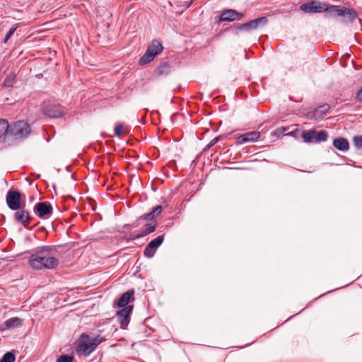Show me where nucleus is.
<instances>
[{
    "label": "nucleus",
    "instance_id": "obj_1",
    "mask_svg": "<svg viewBox=\"0 0 362 362\" xmlns=\"http://www.w3.org/2000/svg\"><path fill=\"white\" fill-rule=\"evenodd\" d=\"M29 264L34 269H54L59 264V252L55 246H45L31 255Z\"/></svg>",
    "mask_w": 362,
    "mask_h": 362
},
{
    "label": "nucleus",
    "instance_id": "obj_2",
    "mask_svg": "<svg viewBox=\"0 0 362 362\" xmlns=\"http://www.w3.org/2000/svg\"><path fill=\"white\" fill-rule=\"evenodd\" d=\"M102 341V338L100 337L90 339L88 334L83 333L77 341L76 352L79 356L86 357L97 348Z\"/></svg>",
    "mask_w": 362,
    "mask_h": 362
},
{
    "label": "nucleus",
    "instance_id": "obj_3",
    "mask_svg": "<svg viewBox=\"0 0 362 362\" xmlns=\"http://www.w3.org/2000/svg\"><path fill=\"white\" fill-rule=\"evenodd\" d=\"M31 132V128L27 122L23 120L17 121L9 124L7 135L15 139H21L27 137Z\"/></svg>",
    "mask_w": 362,
    "mask_h": 362
},
{
    "label": "nucleus",
    "instance_id": "obj_4",
    "mask_svg": "<svg viewBox=\"0 0 362 362\" xmlns=\"http://www.w3.org/2000/svg\"><path fill=\"white\" fill-rule=\"evenodd\" d=\"M268 20L265 16L255 18L245 23L240 24L235 27H228V31H230L234 35H238L239 32L245 31L249 32L257 29L259 27L264 26L267 24Z\"/></svg>",
    "mask_w": 362,
    "mask_h": 362
},
{
    "label": "nucleus",
    "instance_id": "obj_5",
    "mask_svg": "<svg viewBox=\"0 0 362 362\" xmlns=\"http://www.w3.org/2000/svg\"><path fill=\"white\" fill-rule=\"evenodd\" d=\"M163 49V47L159 40H152L151 45L148 47L146 52L139 59V64L144 65L152 62L158 54L162 52Z\"/></svg>",
    "mask_w": 362,
    "mask_h": 362
},
{
    "label": "nucleus",
    "instance_id": "obj_6",
    "mask_svg": "<svg viewBox=\"0 0 362 362\" xmlns=\"http://www.w3.org/2000/svg\"><path fill=\"white\" fill-rule=\"evenodd\" d=\"M302 138L305 143H320L327 140L328 134L325 130L317 132L315 129L304 131Z\"/></svg>",
    "mask_w": 362,
    "mask_h": 362
},
{
    "label": "nucleus",
    "instance_id": "obj_7",
    "mask_svg": "<svg viewBox=\"0 0 362 362\" xmlns=\"http://www.w3.org/2000/svg\"><path fill=\"white\" fill-rule=\"evenodd\" d=\"M33 212L40 218H49L53 213V207L49 202L37 203L33 207Z\"/></svg>",
    "mask_w": 362,
    "mask_h": 362
},
{
    "label": "nucleus",
    "instance_id": "obj_8",
    "mask_svg": "<svg viewBox=\"0 0 362 362\" xmlns=\"http://www.w3.org/2000/svg\"><path fill=\"white\" fill-rule=\"evenodd\" d=\"M300 9L305 13H322L327 9V3L312 1L303 4L300 6Z\"/></svg>",
    "mask_w": 362,
    "mask_h": 362
},
{
    "label": "nucleus",
    "instance_id": "obj_9",
    "mask_svg": "<svg viewBox=\"0 0 362 362\" xmlns=\"http://www.w3.org/2000/svg\"><path fill=\"white\" fill-rule=\"evenodd\" d=\"M21 195L19 192L10 189L6 197V204L11 210L16 211L21 209Z\"/></svg>",
    "mask_w": 362,
    "mask_h": 362
},
{
    "label": "nucleus",
    "instance_id": "obj_10",
    "mask_svg": "<svg viewBox=\"0 0 362 362\" xmlns=\"http://www.w3.org/2000/svg\"><path fill=\"white\" fill-rule=\"evenodd\" d=\"M133 305H128L117 312V317L122 329H126L130 321Z\"/></svg>",
    "mask_w": 362,
    "mask_h": 362
},
{
    "label": "nucleus",
    "instance_id": "obj_11",
    "mask_svg": "<svg viewBox=\"0 0 362 362\" xmlns=\"http://www.w3.org/2000/svg\"><path fill=\"white\" fill-rule=\"evenodd\" d=\"M14 219L17 223H19L24 227L27 228L33 219V217L28 210L25 209L24 207L21 206V209L16 210V212L14 214Z\"/></svg>",
    "mask_w": 362,
    "mask_h": 362
},
{
    "label": "nucleus",
    "instance_id": "obj_12",
    "mask_svg": "<svg viewBox=\"0 0 362 362\" xmlns=\"http://www.w3.org/2000/svg\"><path fill=\"white\" fill-rule=\"evenodd\" d=\"M163 240L164 234L159 235L156 238L150 241L144 249V256L148 258L152 257L154 255L157 248L163 243Z\"/></svg>",
    "mask_w": 362,
    "mask_h": 362
},
{
    "label": "nucleus",
    "instance_id": "obj_13",
    "mask_svg": "<svg viewBox=\"0 0 362 362\" xmlns=\"http://www.w3.org/2000/svg\"><path fill=\"white\" fill-rule=\"evenodd\" d=\"M44 113L49 117L57 118L64 115V110L60 105L48 104L44 107Z\"/></svg>",
    "mask_w": 362,
    "mask_h": 362
},
{
    "label": "nucleus",
    "instance_id": "obj_14",
    "mask_svg": "<svg viewBox=\"0 0 362 362\" xmlns=\"http://www.w3.org/2000/svg\"><path fill=\"white\" fill-rule=\"evenodd\" d=\"M339 16L346 17L349 22L352 23L358 18V15L354 8L344 7L343 10L339 11Z\"/></svg>",
    "mask_w": 362,
    "mask_h": 362
},
{
    "label": "nucleus",
    "instance_id": "obj_15",
    "mask_svg": "<svg viewBox=\"0 0 362 362\" xmlns=\"http://www.w3.org/2000/svg\"><path fill=\"white\" fill-rule=\"evenodd\" d=\"M134 292L133 290L127 291L124 293L117 301L118 307L124 308L128 306V303L130 302L131 298L134 300Z\"/></svg>",
    "mask_w": 362,
    "mask_h": 362
},
{
    "label": "nucleus",
    "instance_id": "obj_16",
    "mask_svg": "<svg viewBox=\"0 0 362 362\" xmlns=\"http://www.w3.org/2000/svg\"><path fill=\"white\" fill-rule=\"evenodd\" d=\"M333 146L341 151H346L349 148L348 140L343 137H339L334 139Z\"/></svg>",
    "mask_w": 362,
    "mask_h": 362
},
{
    "label": "nucleus",
    "instance_id": "obj_17",
    "mask_svg": "<svg viewBox=\"0 0 362 362\" xmlns=\"http://www.w3.org/2000/svg\"><path fill=\"white\" fill-rule=\"evenodd\" d=\"M170 65L168 62H161L156 69L155 74L158 76L167 75L170 72Z\"/></svg>",
    "mask_w": 362,
    "mask_h": 362
},
{
    "label": "nucleus",
    "instance_id": "obj_18",
    "mask_svg": "<svg viewBox=\"0 0 362 362\" xmlns=\"http://www.w3.org/2000/svg\"><path fill=\"white\" fill-rule=\"evenodd\" d=\"M156 229V224L148 223L146 225V228L143 231H141L140 233L133 235L131 238V240H135V239H138V238L144 237V236L154 232Z\"/></svg>",
    "mask_w": 362,
    "mask_h": 362
},
{
    "label": "nucleus",
    "instance_id": "obj_19",
    "mask_svg": "<svg viewBox=\"0 0 362 362\" xmlns=\"http://www.w3.org/2000/svg\"><path fill=\"white\" fill-rule=\"evenodd\" d=\"M23 323V320L20 317H14L5 321V327L7 329H13L20 327Z\"/></svg>",
    "mask_w": 362,
    "mask_h": 362
},
{
    "label": "nucleus",
    "instance_id": "obj_20",
    "mask_svg": "<svg viewBox=\"0 0 362 362\" xmlns=\"http://www.w3.org/2000/svg\"><path fill=\"white\" fill-rule=\"evenodd\" d=\"M227 15H228V17H227L228 22H232V21H240V20H242V18L244 16V13H239V12L236 11L235 10L229 9V8H228Z\"/></svg>",
    "mask_w": 362,
    "mask_h": 362
},
{
    "label": "nucleus",
    "instance_id": "obj_21",
    "mask_svg": "<svg viewBox=\"0 0 362 362\" xmlns=\"http://www.w3.org/2000/svg\"><path fill=\"white\" fill-rule=\"evenodd\" d=\"M260 136L258 132H251L244 134L241 136L242 141L244 142H252L257 141Z\"/></svg>",
    "mask_w": 362,
    "mask_h": 362
},
{
    "label": "nucleus",
    "instance_id": "obj_22",
    "mask_svg": "<svg viewBox=\"0 0 362 362\" xmlns=\"http://www.w3.org/2000/svg\"><path fill=\"white\" fill-rule=\"evenodd\" d=\"M226 152L221 153L214 158L215 165L218 168L224 169L226 168Z\"/></svg>",
    "mask_w": 362,
    "mask_h": 362
},
{
    "label": "nucleus",
    "instance_id": "obj_23",
    "mask_svg": "<svg viewBox=\"0 0 362 362\" xmlns=\"http://www.w3.org/2000/svg\"><path fill=\"white\" fill-rule=\"evenodd\" d=\"M16 75L13 73H11L6 76L4 79L2 86L6 88H12L15 81Z\"/></svg>",
    "mask_w": 362,
    "mask_h": 362
},
{
    "label": "nucleus",
    "instance_id": "obj_24",
    "mask_svg": "<svg viewBox=\"0 0 362 362\" xmlns=\"http://www.w3.org/2000/svg\"><path fill=\"white\" fill-rule=\"evenodd\" d=\"M342 6H335V5H329L327 4V10L325 11L334 15L339 16V13L340 10H343Z\"/></svg>",
    "mask_w": 362,
    "mask_h": 362
},
{
    "label": "nucleus",
    "instance_id": "obj_25",
    "mask_svg": "<svg viewBox=\"0 0 362 362\" xmlns=\"http://www.w3.org/2000/svg\"><path fill=\"white\" fill-rule=\"evenodd\" d=\"M8 127V122L6 119H0V138L7 134Z\"/></svg>",
    "mask_w": 362,
    "mask_h": 362
},
{
    "label": "nucleus",
    "instance_id": "obj_26",
    "mask_svg": "<svg viewBox=\"0 0 362 362\" xmlns=\"http://www.w3.org/2000/svg\"><path fill=\"white\" fill-rule=\"evenodd\" d=\"M16 356L12 352L6 353L1 358L0 362H14Z\"/></svg>",
    "mask_w": 362,
    "mask_h": 362
},
{
    "label": "nucleus",
    "instance_id": "obj_27",
    "mask_svg": "<svg viewBox=\"0 0 362 362\" xmlns=\"http://www.w3.org/2000/svg\"><path fill=\"white\" fill-rule=\"evenodd\" d=\"M329 109V105L328 104H325L320 107H319L318 108H317L315 111V115H317L319 113H322V115H320V117H324L326 113L328 112Z\"/></svg>",
    "mask_w": 362,
    "mask_h": 362
},
{
    "label": "nucleus",
    "instance_id": "obj_28",
    "mask_svg": "<svg viewBox=\"0 0 362 362\" xmlns=\"http://www.w3.org/2000/svg\"><path fill=\"white\" fill-rule=\"evenodd\" d=\"M74 356L69 354H64L58 357L57 362H73Z\"/></svg>",
    "mask_w": 362,
    "mask_h": 362
},
{
    "label": "nucleus",
    "instance_id": "obj_29",
    "mask_svg": "<svg viewBox=\"0 0 362 362\" xmlns=\"http://www.w3.org/2000/svg\"><path fill=\"white\" fill-rule=\"evenodd\" d=\"M226 21V9H223L219 16L215 17L214 23L218 25L222 21Z\"/></svg>",
    "mask_w": 362,
    "mask_h": 362
},
{
    "label": "nucleus",
    "instance_id": "obj_30",
    "mask_svg": "<svg viewBox=\"0 0 362 362\" xmlns=\"http://www.w3.org/2000/svg\"><path fill=\"white\" fill-rule=\"evenodd\" d=\"M18 26L17 25H13L8 30V32L7 33V34L6 35L3 42L4 43H6L8 42V40H9V38L13 35V33H15V31L16 30Z\"/></svg>",
    "mask_w": 362,
    "mask_h": 362
},
{
    "label": "nucleus",
    "instance_id": "obj_31",
    "mask_svg": "<svg viewBox=\"0 0 362 362\" xmlns=\"http://www.w3.org/2000/svg\"><path fill=\"white\" fill-rule=\"evenodd\" d=\"M155 216L152 211L145 214L140 216L139 220L152 221L155 218Z\"/></svg>",
    "mask_w": 362,
    "mask_h": 362
},
{
    "label": "nucleus",
    "instance_id": "obj_32",
    "mask_svg": "<svg viewBox=\"0 0 362 362\" xmlns=\"http://www.w3.org/2000/svg\"><path fill=\"white\" fill-rule=\"evenodd\" d=\"M123 130H124V127L122 124H119L116 125L114 129L115 135L117 137H120Z\"/></svg>",
    "mask_w": 362,
    "mask_h": 362
},
{
    "label": "nucleus",
    "instance_id": "obj_33",
    "mask_svg": "<svg viewBox=\"0 0 362 362\" xmlns=\"http://www.w3.org/2000/svg\"><path fill=\"white\" fill-rule=\"evenodd\" d=\"M354 145L358 148H362V136H355L354 138Z\"/></svg>",
    "mask_w": 362,
    "mask_h": 362
},
{
    "label": "nucleus",
    "instance_id": "obj_34",
    "mask_svg": "<svg viewBox=\"0 0 362 362\" xmlns=\"http://www.w3.org/2000/svg\"><path fill=\"white\" fill-rule=\"evenodd\" d=\"M221 139H223L222 136H218L215 137L210 141V143L206 146L205 148H209L211 146H214Z\"/></svg>",
    "mask_w": 362,
    "mask_h": 362
},
{
    "label": "nucleus",
    "instance_id": "obj_35",
    "mask_svg": "<svg viewBox=\"0 0 362 362\" xmlns=\"http://www.w3.org/2000/svg\"><path fill=\"white\" fill-rule=\"evenodd\" d=\"M163 211V207L160 205L156 206L152 209V212L154 214L155 216H157L159 215Z\"/></svg>",
    "mask_w": 362,
    "mask_h": 362
},
{
    "label": "nucleus",
    "instance_id": "obj_36",
    "mask_svg": "<svg viewBox=\"0 0 362 362\" xmlns=\"http://www.w3.org/2000/svg\"><path fill=\"white\" fill-rule=\"evenodd\" d=\"M356 98L358 99V100L362 101V87L358 91L356 94Z\"/></svg>",
    "mask_w": 362,
    "mask_h": 362
},
{
    "label": "nucleus",
    "instance_id": "obj_37",
    "mask_svg": "<svg viewBox=\"0 0 362 362\" xmlns=\"http://www.w3.org/2000/svg\"><path fill=\"white\" fill-rule=\"evenodd\" d=\"M294 133H295L294 132H290V133L286 134L285 135H291V136H293Z\"/></svg>",
    "mask_w": 362,
    "mask_h": 362
}]
</instances>
